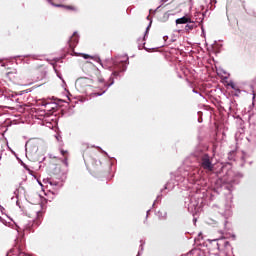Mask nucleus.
I'll list each match as a JSON object with an SVG mask.
<instances>
[{
  "mask_svg": "<svg viewBox=\"0 0 256 256\" xmlns=\"http://www.w3.org/2000/svg\"><path fill=\"white\" fill-rule=\"evenodd\" d=\"M86 167L91 173H99L103 171V163L99 160V157H90L86 160Z\"/></svg>",
  "mask_w": 256,
  "mask_h": 256,
  "instance_id": "obj_1",
  "label": "nucleus"
},
{
  "mask_svg": "<svg viewBox=\"0 0 256 256\" xmlns=\"http://www.w3.org/2000/svg\"><path fill=\"white\" fill-rule=\"evenodd\" d=\"M29 73V70H24L22 72V77H20L17 70L13 69L5 74V78L11 83H19L20 79H27V77H29Z\"/></svg>",
  "mask_w": 256,
  "mask_h": 256,
  "instance_id": "obj_2",
  "label": "nucleus"
},
{
  "mask_svg": "<svg viewBox=\"0 0 256 256\" xmlns=\"http://www.w3.org/2000/svg\"><path fill=\"white\" fill-rule=\"evenodd\" d=\"M201 167L206 171V173H211L215 169V165L211 162L209 154H204L201 157Z\"/></svg>",
  "mask_w": 256,
  "mask_h": 256,
  "instance_id": "obj_3",
  "label": "nucleus"
},
{
  "mask_svg": "<svg viewBox=\"0 0 256 256\" xmlns=\"http://www.w3.org/2000/svg\"><path fill=\"white\" fill-rule=\"evenodd\" d=\"M13 251H16L18 256H27V253H25V244L23 242H17Z\"/></svg>",
  "mask_w": 256,
  "mask_h": 256,
  "instance_id": "obj_4",
  "label": "nucleus"
},
{
  "mask_svg": "<svg viewBox=\"0 0 256 256\" xmlns=\"http://www.w3.org/2000/svg\"><path fill=\"white\" fill-rule=\"evenodd\" d=\"M79 43V36H76L75 33L69 40V47L70 49H75L77 47V44Z\"/></svg>",
  "mask_w": 256,
  "mask_h": 256,
  "instance_id": "obj_5",
  "label": "nucleus"
},
{
  "mask_svg": "<svg viewBox=\"0 0 256 256\" xmlns=\"http://www.w3.org/2000/svg\"><path fill=\"white\" fill-rule=\"evenodd\" d=\"M89 83H91L89 78H80L76 81V85L79 87H89Z\"/></svg>",
  "mask_w": 256,
  "mask_h": 256,
  "instance_id": "obj_6",
  "label": "nucleus"
},
{
  "mask_svg": "<svg viewBox=\"0 0 256 256\" xmlns=\"http://www.w3.org/2000/svg\"><path fill=\"white\" fill-rule=\"evenodd\" d=\"M35 214L37 218L33 220V225H36V227H38V225L41 224V219H43V212L36 211Z\"/></svg>",
  "mask_w": 256,
  "mask_h": 256,
  "instance_id": "obj_7",
  "label": "nucleus"
},
{
  "mask_svg": "<svg viewBox=\"0 0 256 256\" xmlns=\"http://www.w3.org/2000/svg\"><path fill=\"white\" fill-rule=\"evenodd\" d=\"M186 23H191V18L183 16L182 18L176 19V25H185Z\"/></svg>",
  "mask_w": 256,
  "mask_h": 256,
  "instance_id": "obj_8",
  "label": "nucleus"
},
{
  "mask_svg": "<svg viewBox=\"0 0 256 256\" xmlns=\"http://www.w3.org/2000/svg\"><path fill=\"white\" fill-rule=\"evenodd\" d=\"M54 7H63V9H67V11H77V7L72 6V5H63V4H55L52 3Z\"/></svg>",
  "mask_w": 256,
  "mask_h": 256,
  "instance_id": "obj_9",
  "label": "nucleus"
},
{
  "mask_svg": "<svg viewBox=\"0 0 256 256\" xmlns=\"http://www.w3.org/2000/svg\"><path fill=\"white\" fill-rule=\"evenodd\" d=\"M197 27V24H195V22H188V24L185 26V31L186 33H189L190 31H193L195 28Z\"/></svg>",
  "mask_w": 256,
  "mask_h": 256,
  "instance_id": "obj_10",
  "label": "nucleus"
},
{
  "mask_svg": "<svg viewBox=\"0 0 256 256\" xmlns=\"http://www.w3.org/2000/svg\"><path fill=\"white\" fill-rule=\"evenodd\" d=\"M95 75L97 76L99 83H105V79H103V76H101V72L99 70H96Z\"/></svg>",
  "mask_w": 256,
  "mask_h": 256,
  "instance_id": "obj_11",
  "label": "nucleus"
},
{
  "mask_svg": "<svg viewBox=\"0 0 256 256\" xmlns=\"http://www.w3.org/2000/svg\"><path fill=\"white\" fill-rule=\"evenodd\" d=\"M60 153H61V155L64 156V159H65V160H64V163H67V155H68V152L65 151V150H61Z\"/></svg>",
  "mask_w": 256,
  "mask_h": 256,
  "instance_id": "obj_12",
  "label": "nucleus"
},
{
  "mask_svg": "<svg viewBox=\"0 0 256 256\" xmlns=\"http://www.w3.org/2000/svg\"><path fill=\"white\" fill-rule=\"evenodd\" d=\"M50 183V185L53 187H57V185H59V183H57V182H52V181H50L49 182Z\"/></svg>",
  "mask_w": 256,
  "mask_h": 256,
  "instance_id": "obj_13",
  "label": "nucleus"
},
{
  "mask_svg": "<svg viewBox=\"0 0 256 256\" xmlns=\"http://www.w3.org/2000/svg\"><path fill=\"white\" fill-rule=\"evenodd\" d=\"M83 57H84V59H89V57H91V56H89V54H83Z\"/></svg>",
  "mask_w": 256,
  "mask_h": 256,
  "instance_id": "obj_14",
  "label": "nucleus"
},
{
  "mask_svg": "<svg viewBox=\"0 0 256 256\" xmlns=\"http://www.w3.org/2000/svg\"><path fill=\"white\" fill-rule=\"evenodd\" d=\"M113 75L117 76V75H119V72L115 71V72H113Z\"/></svg>",
  "mask_w": 256,
  "mask_h": 256,
  "instance_id": "obj_15",
  "label": "nucleus"
},
{
  "mask_svg": "<svg viewBox=\"0 0 256 256\" xmlns=\"http://www.w3.org/2000/svg\"><path fill=\"white\" fill-rule=\"evenodd\" d=\"M164 17H167V18H168V17H169V14H167V13H166V14H164Z\"/></svg>",
  "mask_w": 256,
  "mask_h": 256,
  "instance_id": "obj_16",
  "label": "nucleus"
},
{
  "mask_svg": "<svg viewBox=\"0 0 256 256\" xmlns=\"http://www.w3.org/2000/svg\"><path fill=\"white\" fill-rule=\"evenodd\" d=\"M29 149H31V148L27 147V148H26V151H28Z\"/></svg>",
  "mask_w": 256,
  "mask_h": 256,
  "instance_id": "obj_17",
  "label": "nucleus"
},
{
  "mask_svg": "<svg viewBox=\"0 0 256 256\" xmlns=\"http://www.w3.org/2000/svg\"><path fill=\"white\" fill-rule=\"evenodd\" d=\"M254 97H255V93H253Z\"/></svg>",
  "mask_w": 256,
  "mask_h": 256,
  "instance_id": "obj_18",
  "label": "nucleus"
}]
</instances>
